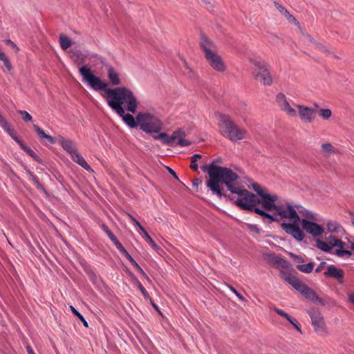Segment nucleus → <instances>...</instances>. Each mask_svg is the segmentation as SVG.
<instances>
[{"instance_id":"obj_28","label":"nucleus","mask_w":354,"mask_h":354,"mask_svg":"<svg viewBox=\"0 0 354 354\" xmlns=\"http://www.w3.org/2000/svg\"><path fill=\"white\" fill-rule=\"evenodd\" d=\"M314 266L315 264L310 262L306 264H298L296 266V268L302 272L310 273L313 271Z\"/></svg>"},{"instance_id":"obj_46","label":"nucleus","mask_w":354,"mask_h":354,"mask_svg":"<svg viewBox=\"0 0 354 354\" xmlns=\"http://www.w3.org/2000/svg\"><path fill=\"white\" fill-rule=\"evenodd\" d=\"M83 323L84 326H86V327H88V323L85 320V319L83 317V316L80 314V317H77Z\"/></svg>"},{"instance_id":"obj_37","label":"nucleus","mask_w":354,"mask_h":354,"mask_svg":"<svg viewBox=\"0 0 354 354\" xmlns=\"http://www.w3.org/2000/svg\"><path fill=\"white\" fill-rule=\"evenodd\" d=\"M20 147L24 151H25L28 155H30L31 156H35L34 151L32 149H30V148L27 147L24 143L21 144Z\"/></svg>"},{"instance_id":"obj_34","label":"nucleus","mask_w":354,"mask_h":354,"mask_svg":"<svg viewBox=\"0 0 354 354\" xmlns=\"http://www.w3.org/2000/svg\"><path fill=\"white\" fill-rule=\"evenodd\" d=\"M246 227L250 232L253 234H259L260 232L259 228L255 225L247 224Z\"/></svg>"},{"instance_id":"obj_49","label":"nucleus","mask_w":354,"mask_h":354,"mask_svg":"<svg viewBox=\"0 0 354 354\" xmlns=\"http://www.w3.org/2000/svg\"><path fill=\"white\" fill-rule=\"evenodd\" d=\"M348 243H350V248L354 252V241L348 240Z\"/></svg>"},{"instance_id":"obj_29","label":"nucleus","mask_w":354,"mask_h":354,"mask_svg":"<svg viewBox=\"0 0 354 354\" xmlns=\"http://www.w3.org/2000/svg\"><path fill=\"white\" fill-rule=\"evenodd\" d=\"M316 247L324 252H330L331 250V245L329 243L320 239L316 240Z\"/></svg>"},{"instance_id":"obj_5","label":"nucleus","mask_w":354,"mask_h":354,"mask_svg":"<svg viewBox=\"0 0 354 354\" xmlns=\"http://www.w3.org/2000/svg\"><path fill=\"white\" fill-rule=\"evenodd\" d=\"M205 58L209 66L215 71L225 73L227 70V64L214 42L206 37H202L200 42Z\"/></svg>"},{"instance_id":"obj_39","label":"nucleus","mask_w":354,"mask_h":354,"mask_svg":"<svg viewBox=\"0 0 354 354\" xmlns=\"http://www.w3.org/2000/svg\"><path fill=\"white\" fill-rule=\"evenodd\" d=\"M6 44H7L8 45H9L11 48H12L15 50V52H16V53H17V52L19 51V48H18V47H17V46H16V44H15L13 41H12L11 40H10V39L7 40V41H6Z\"/></svg>"},{"instance_id":"obj_11","label":"nucleus","mask_w":354,"mask_h":354,"mask_svg":"<svg viewBox=\"0 0 354 354\" xmlns=\"http://www.w3.org/2000/svg\"><path fill=\"white\" fill-rule=\"evenodd\" d=\"M314 216L310 214L306 216V218L301 220L303 229L313 236H321L324 233V228L317 223L313 221Z\"/></svg>"},{"instance_id":"obj_31","label":"nucleus","mask_w":354,"mask_h":354,"mask_svg":"<svg viewBox=\"0 0 354 354\" xmlns=\"http://www.w3.org/2000/svg\"><path fill=\"white\" fill-rule=\"evenodd\" d=\"M202 156L199 154H195L191 158V164L190 168L194 171H197L198 168V165L197 164V161L200 160Z\"/></svg>"},{"instance_id":"obj_35","label":"nucleus","mask_w":354,"mask_h":354,"mask_svg":"<svg viewBox=\"0 0 354 354\" xmlns=\"http://www.w3.org/2000/svg\"><path fill=\"white\" fill-rule=\"evenodd\" d=\"M290 256L292 257V258H293L294 261L295 263H297V265L304 264V263L305 262L304 259L301 257L295 255L292 253L290 254Z\"/></svg>"},{"instance_id":"obj_17","label":"nucleus","mask_w":354,"mask_h":354,"mask_svg":"<svg viewBox=\"0 0 354 354\" xmlns=\"http://www.w3.org/2000/svg\"><path fill=\"white\" fill-rule=\"evenodd\" d=\"M127 215L129 217V218L135 223V225L136 226H138L139 227V229L140 230V231L142 232L143 234V238L146 240V241H147L150 245L151 246V248L153 249H154L155 250L158 251L160 248L157 245V244L153 241V239H151V237L149 236V234L147 233V232L145 230V229L140 225V223L134 218L133 217L131 214H127Z\"/></svg>"},{"instance_id":"obj_58","label":"nucleus","mask_w":354,"mask_h":354,"mask_svg":"<svg viewBox=\"0 0 354 354\" xmlns=\"http://www.w3.org/2000/svg\"><path fill=\"white\" fill-rule=\"evenodd\" d=\"M127 259H129V257H131V256L130 254H129L128 256L126 257Z\"/></svg>"},{"instance_id":"obj_22","label":"nucleus","mask_w":354,"mask_h":354,"mask_svg":"<svg viewBox=\"0 0 354 354\" xmlns=\"http://www.w3.org/2000/svg\"><path fill=\"white\" fill-rule=\"evenodd\" d=\"M275 6L279 12L285 17L288 23L295 25H299L297 19L293 17L284 7L279 5V3H275Z\"/></svg>"},{"instance_id":"obj_42","label":"nucleus","mask_w":354,"mask_h":354,"mask_svg":"<svg viewBox=\"0 0 354 354\" xmlns=\"http://www.w3.org/2000/svg\"><path fill=\"white\" fill-rule=\"evenodd\" d=\"M348 214L350 216L351 223L352 225L354 227V212H353L351 211H348Z\"/></svg>"},{"instance_id":"obj_9","label":"nucleus","mask_w":354,"mask_h":354,"mask_svg":"<svg viewBox=\"0 0 354 354\" xmlns=\"http://www.w3.org/2000/svg\"><path fill=\"white\" fill-rule=\"evenodd\" d=\"M285 281L293 286L297 291L301 292L306 298L317 303L322 304V299L319 297L316 292L303 283L296 277H289L287 274H283Z\"/></svg>"},{"instance_id":"obj_59","label":"nucleus","mask_w":354,"mask_h":354,"mask_svg":"<svg viewBox=\"0 0 354 354\" xmlns=\"http://www.w3.org/2000/svg\"><path fill=\"white\" fill-rule=\"evenodd\" d=\"M193 185H197V183H194Z\"/></svg>"},{"instance_id":"obj_44","label":"nucleus","mask_w":354,"mask_h":354,"mask_svg":"<svg viewBox=\"0 0 354 354\" xmlns=\"http://www.w3.org/2000/svg\"><path fill=\"white\" fill-rule=\"evenodd\" d=\"M348 301L354 306V293L348 294Z\"/></svg>"},{"instance_id":"obj_13","label":"nucleus","mask_w":354,"mask_h":354,"mask_svg":"<svg viewBox=\"0 0 354 354\" xmlns=\"http://www.w3.org/2000/svg\"><path fill=\"white\" fill-rule=\"evenodd\" d=\"M328 243L331 245V249L333 247H337L335 254L339 257H350L351 252L346 248V243L339 239L335 236H330L328 237Z\"/></svg>"},{"instance_id":"obj_45","label":"nucleus","mask_w":354,"mask_h":354,"mask_svg":"<svg viewBox=\"0 0 354 354\" xmlns=\"http://www.w3.org/2000/svg\"><path fill=\"white\" fill-rule=\"evenodd\" d=\"M70 308L75 316L80 317V313L73 306H71Z\"/></svg>"},{"instance_id":"obj_24","label":"nucleus","mask_w":354,"mask_h":354,"mask_svg":"<svg viewBox=\"0 0 354 354\" xmlns=\"http://www.w3.org/2000/svg\"><path fill=\"white\" fill-rule=\"evenodd\" d=\"M326 227L329 232H344V229L342 226L335 221H328L326 223Z\"/></svg>"},{"instance_id":"obj_20","label":"nucleus","mask_w":354,"mask_h":354,"mask_svg":"<svg viewBox=\"0 0 354 354\" xmlns=\"http://www.w3.org/2000/svg\"><path fill=\"white\" fill-rule=\"evenodd\" d=\"M59 142L62 148L68 153L70 156L77 151L75 144L71 140L60 137Z\"/></svg>"},{"instance_id":"obj_55","label":"nucleus","mask_w":354,"mask_h":354,"mask_svg":"<svg viewBox=\"0 0 354 354\" xmlns=\"http://www.w3.org/2000/svg\"><path fill=\"white\" fill-rule=\"evenodd\" d=\"M129 261L132 263L133 261H135L132 257H129V259H128Z\"/></svg>"},{"instance_id":"obj_10","label":"nucleus","mask_w":354,"mask_h":354,"mask_svg":"<svg viewBox=\"0 0 354 354\" xmlns=\"http://www.w3.org/2000/svg\"><path fill=\"white\" fill-rule=\"evenodd\" d=\"M263 258L268 264L280 271V277L284 281L285 278L283 277V274L294 277L289 272V263L285 259L274 253H265Z\"/></svg>"},{"instance_id":"obj_36","label":"nucleus","mask_w":354,"mask_h":354,"mask_svg":"<svg viewBox=\"0 0 354 354\" xmlns=\"http://www.w3.org/2000/svg\"><path fill=\"white\" fill-rule=\"evenodd\" d=\"M103 228L110 239L115 243L118 241L115 235L106 227L103 226Z\"/></svg>"},{"instance_id":"obj_38","label":"nucleus","mask_w":354,"mask_h":354,"mask_svg":"<svg viewBox=\"0 0 354 354\" xmlns=\"http://www.w3.org/2000/svg\"><path fill=\"white\" fill-rule=\"evenodd\" d=\"M230 288V290L234 292L239 299H241V301H245V298L240 294L237 292V290L233 287V286H229Z\"/></svg>"},{"instance_id":"obj_21","label":"nucleus","mask_w":354,"mask_h":354,"mask_svg":"<svg viewBox=\"0 0 354 354\" xmlns=\"http://www.w3.org/2000/svg\"><path fill=\"white\" fill-rule=\"evenodd\" d=\"M273 310L280 316L284 317L288 322H289L293 327L300 333H302L301 329L297 324L296 320L291 317L288 313H286L285 311H283L281 309H279L277 307H274Z\"/></svg>"},{"instance_id":"obj_3","label":"nucleus","mask_w":354,"mask_h":354,"mask_svg":"<svg viewBox=\"0 0 354 354\" xmlns=\"http://www.w3.org/2000/svg\"><path fill=\"white\" fill-rule=\"evenodd\" d=\"M262 197L266 212H274L272 215L274 218V221H278V218L288 221L281 223L282 229L297 241H302L306 234L299 226L301 223L298 214L299 206L287 201L279 202L278 196L272 193H263Z\"/></svg>"},{"instance_id":"obj_26","label":"nucleus","mask_w":354,"mask_h":354,"mask_svg":"<svg viewBox=\"0 0 354 354\" xmlns=\"http://www.w3.org/2000/svg\"><path fill=\"white\" fill-rule=\"evenodd\" d=\"M59 44L63 50H66L72 45V41L65 34L62 33L59 35Z\"/></svg>"},{"instance_id":"obj_6","label":"nucleus","mask_w":354,"mask_h":354,"mask_svg":"<svg viewBox=\"0 0 354 354\" xmlns=\"http://www.w3.org/2000/svg\"><path fill=\"white\" fill-rule=\"evenodd\" d=\"M218 126L221 135L232 142L243 140L247 134L245 129L238 125L227 115H220Z\"/></svg>"},{"instance_id":"obj_51","label":"nucleus","mask_w":354,"mask_h":354,"mask_svg":"<svg viewBox=\"0 0 354 354\" xmlns=\"http://www.w3.org/2000/svg\"><path fill=\"white\" fill-rule=\"evenodd\" d=\"M122 254H124L125 257H127V256H128L129 254L126 250H124L122 252Z\"/></svg>"},{"instance_id":"obj_8","label":"nucleus","mask_w":354,"mask_h":354,"mask_svg":"<svg viewBox=\"0 0 354 354\" xmlns=\"http://www.w3.org/2000/svg\"><path fill=\"white\" fill-rule=\"evenodd\" d=\"M136 120L140 129L146 133H158L164 127L161 119L149 112L139 113L136 115Z\"/></svg>"},{"instance_id":"obj_18","label":"nucleus","mask_w":354,"mask_h":354,"mask_svg":"<svg viewBox=\"0 0 354 354\" xmlns=\"http://www.w3.org/2000/svg\"><path fill=\"white\" fill-rule=\"evenodd\" d=\"M327 277H333L337 279L339 283H342L344 281V272L342 270L338 269L334 266H330L327 268V271L324 273Z\"/></svg>"},{"instance_id":"obj_15","label":"nucleus","mask_w":354,"mask_h":354,"mask_svg":"<svg viewBox=\"0 0 354 354\" xmlns=\"http://www.w3.org/2000/svg\"><path fill=\"white\" fill-rule=\"evenodd\" d=\"M106 76L109 79V83L113 86H118L122 83L121 74L118 70L111 66L106 68Z\"/></svg>"},{"instance_id":"obj_12","label":"nucleus","mask_w":354,"mask_h":354,"mask_svg":"<svg viewBox=\"0 0 354 354\" xmlns=\"http://www.w3.org/2000/svg\"><path fill=\"white\" fill-rule=\"evenodd\" d=\"M310 316L311 317L312 324L315 328V331L322 336L327 335V328L321 313L318 311H315L310 313Z\"/></svg>"},{"instance_id":"obj_23","label":"nucleus","mask_w":354,"mask_h":354,"mask_svg":"<svg viewBox=\"0 0 354 354\" xmlns=\"http://www.w3.org/2000/svg\"><path fill=\"white\" fill-rule=\"evenodd\" d=\"M71 158L74 162L77 163L79 165L84 168L87 171H92L91 167L86 162L82 156L78 152V151H75L71 156Z\"/></svg>"},{"instance_id":"obj_33","label":"nucleus","mask_w":354,"mask_h":354,"mask_svg":"<svg viewBox=\"0 0 354 354\" xmlns=\"http://www.w3.org/2000/svg\"><path fill=\"white\" fill-rule=\"evenodd\" d=\"M18 113L22 116V119L26 122L32 120V116L25 111H19Z\"/></svg>"},{"instance_id":"obj_53","label":"nucleus","mask_w":354,"mask_h":354,"mask_svg":"<svg viewBox=\"0 0 354 354\" xmlns=\"http://www.w3.org/2000/svg\"><path fill=\"white\" fill-rule=\"evenodd\" d=\"M122 254H124L125 257H127V256H128L129 254L126 250H124L122 252Z\"/></svg>"},{"instance_id":"obj_43","label":"nucleus","mask_w":354,"mask_h":354,"mask_svg":"<svg viewBox=\"0 0 354 354\" xmlns=\"http://www.w3.org/2000/svg\"><path fill=\"white\" fill-rule=\"evenodd\" d=\"M80 55L81 54L80 53L74 52L71 57L73 58L75 62H77L79 60Z\"/></svg>"},{"instance_id":"obj_27","label":"nucleus","mask_w":354,"mask_h":354,"mask_svg":"<svg viewBox=\"0 0 354 354\" xmlns=\"http://www.w3.org/2000/svg\"><path fill=\"white\" fill-rule=\"evenodd\" d=\"M156 140H160L165 145H171V136H169L166 133H160L157 136H153Z\"/></svg>"},{"instance_id":"obj_4","label":"nucleus","mask_w":354,"mask_h":354,"mask_svg":"<svg viewBox=\"0 0 354 354\" xmlns=\"http://www.w3.org/2000/svg\"><path fill=\"white\" fill-rule=\"evenodd\" d=\"M276 101L281 111L288 116L295 118L299 115L300 120L305 122L311 123L315 120V110L301 104H295L292 107L288 102L286 96L281 93L277 95Z\"/></svg>"},{"instance_id":"obj_52","label":"nucleus","mask_w":354,"mask_h":354,"mask_svg":"<svg viewBox=\"0 0 354 354\" xmlns=\"http://www.w3.org/2000/svg\"><path fill=\"white\" fill-rule=\"evenodd\" d=\"M122 254H124L125 257H127V256H128L129 254L126 250H124L122 252Z\"/></svg>"},{"instance_id":"obj_2","label":"nucleus","mask_w":354,"mask_h":354,"mask_svg":"<svg viewBox=\"0 0 354 354\" xmlns=\"http://www.w3.org/2000/svg\"><path fill=\"white\" fill-rule=\"evenodd\" d=\"M79 71L84 80L95 91H104L102 96L106 99L108 105L114 110L130 127H135L136 122L134 117L125 113V109L133 113L137 111L139 102L129 88L125 86L109 88L107 82L95 75L90 67L83 66Z\"/></svg>"},{"instance_id":"obj_14","label":"nucleus","mask_w":354,"mask_h":354,"mask_svg":"<svg viewBox=\"0 0 354 354\" xmlns=\"http://www.w3.org/2000/svg\"><path fill=\"white\" fill-rule=\"evenodd\" d=\"M174 143L181 147H187L191 145V142L186 138V133L182 129L174 131L171 134V145Z\"/></svg>"},{"instance_id":"obj_54","label":"nucleus","mask_w":354,"mask_h":354,"mask_svg":"<svg viewBox=\"0 0 354 354\" xmlns=\"http://www.w3.org/2000/svg\"><path fill=\"white\" fill-rule=\"evenodd\" d=\"M321 270H322V268H321V267H318V268L315 270V272H320V271H321Z\"/></svg>"},{"instance_id":"obj_48","label":"nucleus","mask_w":354,"mask_h":354,"mask_svg":"<svg viewBox=\"0 0 354 354\" xmlns=\"http://www.w3.org/2000/svg\"><path fill=\"white\" fill-rule=\"evenodd\" d=\"M169 173L176 178V179H178V176L176 175V174L175 173V171L174 170H172L171 169H169Z\"/></svg>"},{"instance_id":"obj_40","label":"nucleus","mask_w":354,"mask_h":354,"mask_svg":"<svg viewBox=\"0 0 354 354\" xmlns=\"http://www.w3.org/2000/svg\"><path fill=\"white\" fill-rule=\"evenodd\" d=\"M136 269L140 272L141 273L147 280H150L149 278L148 277V276L145 274V272L143 271V270L141 268V267L137 264L136 266H135Z\"/></svg>"},{"instance_id":"obj_7","label":"nucleus","mask_w":354,"mask_h":354,"mask_svg":"<svg viewBox=\"0 0 354 354\" xmlns=\"http://www.w3.org/2000/svg\"><path fill=\"white\" fill-rule=\"evenodd\" d=\"M252 75L254 79L266 86L272 84V77L268 64L259 59L250 58Z\"/></svg>"},{"instance_id":"obj_47","label":"nucleus","mask_w":354,"mask_h":354,"mask_svg":"<svg viewBox=\"0 0 354 354\" xmlns=\"http://www.w3.org/2000/svg\"><path fill=\"white\" fill-rule=\"evenodd\" d=\"M26 351L28 352V354H35L32 348L30 347V346L28 345L26 346Z\"/></svg>"},{"instance_id":"obj_1","label":"nucleus","mask_w":354,"mask_h":354,"mask_svg":"<svg viewBox=\"0 0 354 354\" xmlns=\"http://www.w3.org/2000/svg\"><path fill=\"white\" fill-rule=\"evenodd\" d=\"M219 161L214 160L210 165L203 166L202 169L208 174L207 186L211 191L218 196L223 195L221 185L224 184L229 191L237 194L234 203L241 209L253 211L257 214L270 220L274 221V217L264 209L263 193H270L267 189L262 187L257 183H252V188L257 192V195L249 192L239 185V175L232 169L218 166Z\"/></svg>"},{"instance_id":"obj_57","label":"nucleus","mask_w":354,"mask_h":354,"mask_svg":"<svg viewBox=\"0 0 354 354\" xmlns=\"http://www.w3.org/2000/svg\"><path fill=\"white\" fill-rule=\"evenodd\" d=\"M131 264L135 267L138 263H137L135 261H133L131 263Z\"/></svg>"},{"instance_id":"obj_32","label":"nucleus","mask_w":354,"mask_h":354,"mask_svg":"<svg viewBox=\"0 0 354 354\" xmlns=\"http://www.w3.org/2000/svg\"><path fill=\"white\" fill-rule=\"evenodd\" d=\"M137 283V286H138V288H139V290L141 291L142 295L146 298V299H150L149 297V295L147 292V291L146 290V289L144 288V286L140 283V281H137L136 282Z\"/></svg>"},{"instance_id":"obj_25","label":"nucleus","mask_w":354,"mask_h":354,"mask_svg":"<svg viewBox=\"0 0 354 354\" xmlns=\"http://www.w3.org/2000/svg\"><path fill=\"white\" fill-rule=\"evenodd\" d=\"M33 128L35 131L37 133L40 138H46L50 143L55 144L56 142L55 138L53 137L46 134L41 129H40L37 125H34Z\"/></svg>"},{"instance_id":"obj_56","label":"nucleus","mask_w":354,"mask_h":354,"mask_svg":"<svg viewBox=\"0 0 354 354\" xmlns=\"http://www.w3.org/2000/svg\"><path fill=\"white\" fill-rule=\"evenodd\" d=\"M129 261L132 263L133 261H135L132 257H129V259H128Z\"/></svg>"},{"instance_id":"obj_16","label":"nucleus","mask_w":354,"mask_h":354,"mask_svg":"<svg viewBox=\"0 0 354 354\" xmlns=\"http://www.w3.org/2000/svg\"><path fill=\"white\" fill-rule=\"evenodd\" d=\"M319 153L325 157H328L332 155L338 154L339 151L331 142H324L320 145Z\"/></svg>"},{"instance_id":"obj_41","label":"nucleus","mask_w":354,"mask_h":354,"mask_svg":"<svg viewBox=\"0 0 354 354\" xmlns=\"http://www.w3.org/2000/svg\"><path fill=\"white\" fill-rule=\"evenodd\" d=\"M115 245L116 246V248L121 252H122L125 248L122 246V245L118 241H117L115 243Z\"/></svg>"},{"instance_id":"obj_19","label":"nucleus","mask_w":354,"mask_h":354,"mask_svg":"<svg viewBox=\"0 0 354 354\" xmlns=\"http://www.w3.org/2000/svg\"><path fill=\"white\" fill-rule=\"evenodd\" d=\"M0 125L10 136V137L19 145V146L21 145V144H23L21 140H19L17 136L15 131L10 127V125L6 122V119L1 114Z\"/></svg>"},{"instance_id":"obj_30","label":"nucleus","mask_w":354,"mask_h":354,"mask_svg":"<svg viewBox=\"0 0 354 354\" xmlns=\"http://www.w3.org/2000/svg\"><path fill=\"white\" fill-rule=\"evenodd\" d=\"M318 114L323 120H328L332 116V111L330 109H320L318 111Z\"/></svg>"},{"instance_id":"obj_50","label":"nucleus","mask_w":354,"mask_h":354,"mask_svg":"<svg viewBox=\"0 0 354 354\" xmlns=\"http://www.w3.org/2000/svg\"><path fill=\"white\" fill-rule=\"evenodd\" d=\"M150 300H151V304H152L153 307V308H155V309H156V310H157L160 314H161V313H160V311L159 310V309H158V306H156V304L152 301V300H151V299H150Z\"/></svg>"}]
</instances>
